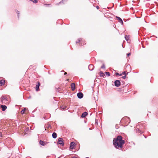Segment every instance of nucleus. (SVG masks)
I'll return each mask as SVG.
<instances>
[{
	"mask_svg": "<svg viewBox=\"0 0 158 158\" xmlns=\"http://www.w3.org/2000/svg\"><path fill=\"white\" fill-rule=\"evenodd\" d=\"M32 1V2H33V3H36L38 2L37 0H32V1Z\"/></svg>",
	"mask_w": 158,
	"mask_h": 158,
	"instance_id": "obj_29",
	"label": "nucleus"
},
{
	"mask_svg": "<svg viewBox=\"0 0 158 158\" xmlns=\"http://www.w3.org/2000/svg\"><path fill=\"white\" fill-rule=\"evenodd\" d=\"M114 85L117 87H119L121 84V82L119 80H116L114 82Z\"/></svg>",
	"mask_w": 158,
	"mask_h": 158,
	"instance_id": "obj_5",
	"label": "nucleus"
},
{
	"mask_svg": "<svg viewBox=\"0 0 158 158\" xmlns=\"http://www.w3.org/2000/svg\"><path fill=\"white\" fill-rule=\"evenodd\" d=\"M2 134L1 132H0V137H2Z\"/></svg>",
	"mask_w": 158,
	"mask_h": 158,
	"instance_id": "obj_38",
	"label": "nucleus"
},
{
	"mask_svg": "<svg viewBox=\"0 0 158 158\" xmlns=\"http://www.w3.org/2000/svg\"><path fill=\"white\" fill-rule=\"evenodd\" d=\"M34 111H33L32 112L33 113V112H34Z\"/></svg>",
	"mask_w": 158,
	"mask_h": 158,
	"instance_id": "obj_46",
	"label": "nucleus"
},
{
	"mask_svg": "<svg viewBox=\"0 0 158 158\" xmlns=\"http://www.w3.org/2000/svg\"><path fill=\"white\" fill-rule=\"evenodd\" d=\"M102 69H105V66L104 64H103L101 67Z\"/></svg>",
	"mask_w": 158,
	"mask_h": 158,
	"instance_id": "obj_30",
	"label": "nucleus"
},
{
	"mask_svg": "<svg viewBox=\"0 0 158 158\" xmlns=\"http://www.w3.org/2000/svg\"><path fill=\"white\" fill-rule=\"evenodd\" d=\"M144 136V137H145V138H146V136H144Z\"/></svg>",
	"mask_w": 158,
	"mask_h": 158,
	"instance_id": "obj_42",
	"label": "nucleus"
},
{
	"mask_svg": "<svg viewBox=\"0 0 158 158\" xmlns=\"http://www.w3.org/2000/svg\"><path fill=\"white\" fill-rule=\"evenodd\" d=\"M35 86V89L36 91H39V87L40 85V84L39 82H38Z\"/></svg>",
	"mask_w": 158,
	"mask_h": 158,
	"instance_id": "obj_9",
	"label": "nucleus"
},
{
	"mask_svg": "<svg viewBox=\"0 0 158 158\" xmlns=\"http://www.w3.org/2000/svg\"><path fill=\"white\" fill-rule=\"evenodd\" d=\"M39 143L40 145L43 146H44L46 144L44 141L41 140H40Z\"/></svg>",
	"mask_w": 158,
	"mask_h": 158,
	"instance_id": "obj_15",
	"label": "nucleus"
},
{
	"mask_svg": "<svg viewBox=\"0 0 158 158\" xmlns=\"http://www.w3.org/2000/svg\"><path fill=\"white\" fill-rule=\"evenodd\" d=\"M5 84V81L4 80H1L0 81V85L2 86Z\"/></svg>",
	"mask_w": 158,
	"mask_h": 158,
	"instance_id": "obj_14",
	"label": "nucleus"
},
{
	"mask_svg": "<svg viewBox=\"0 0 158 158\" xmlns=\"http://www.w3.org/2000/svg\"><path fill=\"white\" fill-rule=\"evenodd\" d=\"M96 7L97 9H98L99 8V6H96Z\"/></svg>",
	"mask_w": 158,
	"mask_h": 158,
	"instance_id": "obj_36",
	"label": "nucleus"
},
{
	"mask_svg": "<svg viewBox=\"0 0 158 158\" xmlns=\"http://www.w3.org/2000/svg\"><path fill=\"white\" fill-rule=\"evenodd\" d=\"M94 66L93 64H90L89 65L88 69L90 71H92L94 70Z\"/></svg>",
	"mask_w": 158,
	"mask_h": 158,
	"instance_id": "obj_10",
	"label": "nucleus"
},
{
	"mask_svg": "<svg viewBox=\"0 0 158 158\" xmlns=\"http://www.w3.org/2000/svg\"><path fill=\"white\" fill-rule=\"evenodd\" d=\"M66 0H62L61 1H60L59 3V4H60V3H63L65 1H66Z\"/></svg>",
	"mask_w": 158,
	"mask_h": 158,
	"instance_id": "obj_31",
	"label": "nucleus"
},
{
	"mask_svg": "<svg viewBox=\"0 0 158 158\" xmlns=\"http://www.w3.org/2000/svg\"><path fill=\"white\" fill-rule=\"evenodd\" d=\"M136 131L137 133L140 134H141L143 133V132L138 128L136 129Z\"/></svg>",
	"mask_w": 158,
	"mask_h": 158,
	"instance_id": "obj_16",
	"label": "nucleus"
},
{
	"mask_svg": "<svg viewBox=\"0 0 158 158\" xmlns=\"http://www.w3.org/2000/svg\"><path fill=\"white\" fill-rule=\"evenodd\" d=\"M29 131V129L28 127L26 128L24 130V133L25 134H28V132Z\"/></svg>",
	"mask_w": 158,
	"mask_h": 158,
	"instance_id": "obj_19",
	"label": "nucleus"
},
{
	"mask_svg": "<svg viewBox=\"0 0 158 158\" xmlns=\"http://www.w3.org/2000/svg\"><path fill=\"white\" fill-rule=\"evenodd\" d=\"M86 43L85 42L84 40H82L81 42V45H84Z\"/></svg>",
	"mask_w": 158,
	"mask_h": 158,
	"instance_id": "obj_20",
	"label": "nucleus"
},
{
	"mask_svg": "<svg viewBox=\"0 0 158 158\" xmlns=\"http://www.w3.org/2000/svg\"><path fill=\"white\" fill-rule=\"evenodd\" d=\"M116 75H119V76H121L122 75V74H119L118 73L116 72L115 73Z\"/></svg>",
	"mask_w": 158,
	"mask_h": 158,
	"instance_id": "obj_28",
	"label": "nucleus"
},
{
	"mask_svg": "<svg viewBox=\"0 0 158 158\" xmlns=\"http://www.w3.org/2000/svg\"><path fill=\"white\" fill-rule=\"evenodd\" d=\"M113 143L115 148L119 149L123 148V145L125 143V141L123 139L122 136L119 135L116 138L114 139Z\"/></svg>",
	"mask_w": 158,
	"mask_h": 158,
	"instance_id": "obj_1",
	"label": "nucleus"
},
{
	"mask_svg": "<svg viewBox=\"0 0 158 158\" xmlns=\"http://www.w3.org/2000/svg\"><path fill=\"white\" fill-rule=\"evenodd\" d=\"M127 67H130V66H129V65H127Z\"/></svg>",
	"mask_w": 158,
	"mask_h": 158,
	"instance_id": "obj_44",
	"label": "nucleus"
},
{
	"mask_svg": "<svg viewBox=\"0 0 158 158\" xmlns=\"http://www.w3.org/2000/svg\"><path fill=\"white\" fill-rule=\"evenodd\" d=\"M16 13L18 14V17H19V15L20 14V13L19 11H18V10H15Z\"/></svg>",
	"mask_w": 158,
	"mask_h": 158,
	"instance_id": "obj_27",
	"label": "nucleus"
},
{
	"mask_svg": "<svg viewBox=\"0 0 158 158\" xmlns=\"http://www.w3.org/2000/svg\"><path fill=\"white\" fill-rule=\"evenodd\" d=\"M116 18L118 22L121 23L122 25H123V22L122 19L120 17L117 16H116Z\"/></svg>",
	"mask_w": 158,
	"mask_h": 158,
	"instance_id": "obj_8",
	"label": "nucleus"
},
{
	"mask_svg": "<svg viewBox=\"0 0 158 158\" xmlns=\"http://www.w3.org/2000/svg\"><path fill=\"white\" fill-rule=\"evenodd\" d=\"M87 115H88V113L87 112H84L81 115V117L82 118H85L86 116Z\"/></svg>",
	"mask_w": 158,
	"mask_h": 158,
	"instance_id": "obj_13",
	"label": "nucleus"
},
{
	"mask_svg": "<svg viewBox=\"0 0 158 158\" xmlns=\"http://www.w3.org/2000/svg\"><path fill=\"white\" fill-rule=\"evenodd\" d=\"M67 74V73L66 72H64V75H66V74Z\"/></svg>",
	"mask_w": 158,
	"mask_h": 158,
	"instance_id": "obj_41",
	"label": "nucleus"
},
{
	"mask_svg": "<svg viewBox=\"0 0 158 158\" xmlns=\"http://www.w3.org/2000/svg\"><path fill=\"white\" fill-rule=\"evenodd\" d=\"M82 40H83V39H81V38L79 39L77 41H76V43L77 44V43H79V42H80V43H81Z\"/></svg>",
	"mask_w": 158,
	"mask_h": 158,
	"instance_id": "obj_21",
	"label": "nucleus"
},
{
	"mask_svg": "<svg viewBox=\"0 0 158 158\" xmlns=\"http://www.w3.org/2000/svg\"><path fill=\"white\" fill-rule=\"evenodd\" d=\"M128 74V73H126V71H123L122 73V74L125 75H126V76Z\"/></svg>",
	"mask_w": 158,
	"mask_h": 158,
	"instance_id": "obj_26",
	"label": "nucleus"
},
{
	"mask_svg": "<svg viewBox=\"0 0 158 158\" xmlns=\"http://www.w3.org/2000/svg\"><path fill=\"white\" fill-rule=\"evenodd\" d=\"M125 40L127 41L129 40V37L127 35H125Z\"/></svg>",
	"mask_w": 158,
	"mask_h": 158,
	"instance_id": "obj_22",
	"label": "nucleus"
},
{
	"mask_svg": "<svg viewBox=\"0 0 158 158\" xmlns=\"http://www.w3.org/2000/svg\"><path fill=\"white\" fill-rule=\"evenodd\" d=\"M77 97L79 99H81L83 98V94L81 92H79L77 93Z\"/></svg>",
	"mask_w": 158,
	"mask_h": 158,
	"instance_id": "obj_6",
	"label": "nucleus"
},
{
	"mask_svg": "<svg viewBox=\"0 0 158 158\" xmlns=\"http://www.w3.org/2000/svg\"><path fill=\"white\" fill-rule=\"evenodd\" d=\"M71 89L73 91H74L75 89V85L74 83H72L71 84Z\"/></svg>",
	"mask_w": 158,
	"mask_h": 158,
	"instance_id": "obj_11",
	"label": "nucleus"
},
{
	"mask_svg": "<svg viewBox=\"0 0 158 158\" xmlns=\"http://www.w3.org/2000/svg\"><path fill=\"white\" fill-rule=\"evenodd\" d=\"M72 158H78V157L76 156H72Z\"/></svg>",
	"mask_w": 158,
	"mask_h": 158,
	"instance_id": "obj_37",
	"label": "nucleus"
},
{
	"mask_svg": "<svg viewBox=\"0 0 158 158\" xmlns=\"http://www.w3.org/2000/svg\"><path fill=\"white\" fill-rule=\"evenodd\" d=\"M45 130H46V128H45Z\"/></svg>",
	"mask_w": 158,
	"mask_h": 158,
	"instance_id": "obj_48",
	"label": "nucleus"
},
{
	"mask_svg": "<svg viewBox=\"0 0 158 158\" xmlns=\"http://www.w3.org/2000/svg\"><path fill=\"white\" fill-rule=\"evenodd\" d=\"M85 158H89L88 157H86Z\"/></svg>",
	"mask_w": 158,
	"mask_h": 158,
	"instance_id": "obj_47",
	"label": "nucleus"
},
{
	"mask_svg": "<svg viewBox=\"0 0 158 158\" xmlns=\"http://www.w3.org/2000/svg\"><path fill=\"white\" fill-rule=\"evenodd\" d=\"M60 108L64 110L66 108V106H60Z\"/></svg>",
	"mask_w": 158,
	"mask_h": 158,
	"instance_id": "obj_24",
	"label": "nucleus"
},
{
	"mask_svg": "<svg viewBox=\"0 0 158 158\" xmlns=\"http://www.w3.org/2000/svg\"><path fill=\"white\" fill-rule=\"evenodd\" d=\"M100 76L101 77H104L105 75L103 72L101 71L100 72Z\"/></svg>",
	"mask_w": 158,
	"mask_h": 158,
	"instance_id": "obj_18",
	"label": "nucleus"
},
{
	"mask_svg": "<svg viewBox=\"0 0 158 158\" xmlns=\"http://www.w3.org/2000/svg\"><path fill=\"white\" fill-rule=\"evenodd\" d=\"M115 127L116 129H118V126L117 125L115 126Z\"/></svg>",
	"mask_w": 158,
	"mask_h": 158,
	"instance_id": "obj_39",
	"label": "nucleus"
},
{
	"mask_svg": "<svg viewBox=\"0 0 158 158\" xmlns=\"http://www.w3.org/2000/svg\"><path fill=\"white\" fill-rule=\"evenodd\" d=\"M47 127L48 128H51V126L49 124H48V127Z\"/></svg>",
	"mask_w": 158,
	"mask_h": 158,
	"instance_id": "obj_34",
	"label": "nucleus"
},
{
	"mask_svg": "<svg viewBox=\"0 0 158 158\" xmlns=\"http://www.w3.org/2000/svg\"><path fill=\"white\" fill-rule=\"evenodd\" d=\"M126 75L122 77V78H123V79H125L126 78Z\"/></svg>",
	"mask_w": 158,
	"mask_h": 158,
	"instance_id": "obj_32",
	"label": "nucleus"
},
{
	"mask_svg": "<svg viewBox=\"0 0 158 158\" xmlns=\"http://www.w3.org/2000/svg\"><path fill=\"white\" fill-rule=\"evenodd\" d=\"M131 53L130 52V53H128L127 54V55L128 57H129V56L131 55Z\"/></svg>",
	"mask_w": 158,
	"mask_h": 158,
	"instance_id": "obj_35",
	"label": "nucleus"
},
{
	"mask_svg": "<svg viewBox=\"0 0 158 158\" xmlns=\"http://www.w3.org/2000/svg\"><path fill=\"white\" fill-rule=\"evenodd\" d=\"M122 83H123V85H124V82H123H123H122Z\"/></svg>",
	"mask_w": 158,
	"mask_h": 158,
	"instance_id": "obj_43",
	"label": "nucleus"
},
{
	"mask_svg": "<svg viewBox=\"0 0 158 158\" xmlns=\"http://www.w3.org/2000/svg\"><path fill=\"white\" fill-rule=\"evenodd\" d=\"M26 108H24L23 110H22L21 112V114H24V112L26 110Z\"/></svg>",
	"mask_w": 158,
	"mask_h": 158,
	"instance_id": "obj_23",
	"label": "nucleus"
},
{
	"mask_svg": "<svg viewBox=\"0 0 158 158\" xmlns=\"http://www.w3.org/2000/svg\"><path fill=\"white\" fill-rule=\"evenodd\" d=\"M140 124H141V123H139V125H140Z\"/></svg>",
	"mask_w": 158,
	"mask_h": 158,
	"instance_id": "obj_45",
	"label": "nucleus"
},
{
	"mask_svg": "<svg viewBox=\"0 0 158 158\" xmlns=\"http://www.w3.org/2000/svg\"><path fill=\"white\" fill-rule=\"evenodd\" d=\"M67 81H68V80H69V79H67Z\"/></svg>",
	"mask_w": 158,
	"mask_h": 158,
	"instance_id": "obj_49",
	"label": "nucleus"
},
{
	"mask_svg": "<svg viewBox=\"0 0 158 158\" xmlns=\"http://www.w3.org/2000/svg\"><path fill=\"white\" fill-rule=\"evenodd\" d=\"M98 121V120L96 119V120H95V123H97Z\"/></svg>",
	"mask_w": 158,
	"mask_h": 158,
	"instance_id": "obj_40",
	"label": "nucleus"
},
{
	"mask_svg": "<svg viewBox=\"0 0 158 158\" xmlns=\"http://www.w3.org/2000/svg\"><path fill=\"white\" fill-rule=\"evenodd\" d=\"M75 143L74 142H72L70 144L69 148L71 149H74V147L75 146Z\"/></svg>",
	"mask_w": 158,
	"mask_h": 158,
	"instance_id": "obj_7",
	"label": "nucleus"
},
{
	"mask_svg": "<svg viewBox=\"0 0 158 158\" xmlns=\"http://www.w3.org/2000/svg\"><path fill=\"white\" fill-rule=\"evenodd\" d=\"M29 0L30 1H32V0Z\"/></svg>",
	"mask_w": 158,
	"mask_h": 158,
	"instance_id": "obj_50",
	"label": "nucleus"
},
{
	"mask_svg": "<svg viewBox=\"0 0 158 158\" xmlns=\"http://www.w3.org/2000/svg\"><path fill=\"white\" fill-rule=\"evenodd\" d=\"M121 121L127 124H128L130 122V118L127 117L123 118L121 120Z\"/></svg>",
	"mask_w": 158,
	"mask_h": 158,
	"instance_id": "obj_3",
	"label": "nucleus"
},
{
	"mask_svg": "<svg viewBox=\"0 0 158 158\" xmlns=\"http://www.w3.org/2000/svg\"><path fill=\"white\" fill-rule=\"evenodd\" d=\"M9 98L8 96H2L1 98V100L2 103L4 104H7L9 102Z\"/></svg>",
	"mask_w": 158,
	"mask_h": 158,
	"instance_id": "obj_2",
	"label": "nucleus"
},
{
	"mask_svg": "<svg viewBox=\"0 0 158 158\" xmlns=\"http://www.w3.org/2000/svg\"><path fill=\"white\" fill-rule=\"evenodd\" d=\"M52 136L53 138L56 139L57 136V134L55 132H53L52 134Z\"/></svg>",
	"mask_w": 158,
	"mask_h": 158,
	"instance_id": "obj_17",
	"label": "nucleus"
},
{
	"mask_svg": "<svg viewBox=\"0 0 158 158\" xmlns=\"http://www.w3.org/2000/svg\"><path fill=\"white\" fill-rule=\"evenodd\" d=\"M0 107L2 108V110L3 111H5L7 108L6 106L4 105H1Z\"/></svg>",
	"mask_w": 158,
	"mask_h": 158,
	"instance_id": "obj_12",
	"label": "nucleus"
},
{
	"mask_svg": "<svg viewBox=\"0 0 158 158\" xmlns=\"http://www.w3.org/2000/svg\"><path fill=\"white\" fill-rule=\"evenodd\" d=\"M90 2L93 3L94 1H95L94 0H89Z\"/></svg>",
	"mask_w": 158,
	"mask_h": 158,
	"instance_id": "obj_33",
	"label": "nucleus"
},
{
	"mask_svg": "<svg viewBox=\"0 0 158 158\" xmlns=\"http://www.w3.org/2000/svg\"><path fill=\"white\" fill-rule=\"evenodd\" d=\"M105 73L107 76H110V73L109 72H106Z\"/></svg>",
	"mask_w": 158,
	"mask_h": 158,
	"instance_id": "obj_25",
	"label": "nucleus"
},
{
	"mask_svg": "<svg viewBox=\"0 0 158 158\" xmlns=\"http://www.w3.org/2000/svg\"><path fill=\"white\" fill-rule=\"evenodd\" d=\"M57 144L60 145L62 146H63L64 145V143L63 142V139L61 138H59L57 142Z\"/></svg>",
	"mask_w": 158,
	"mask_h": 158,
	"instance_id": "obj_4",
	"label": "nucleus"
}]
</instances>
